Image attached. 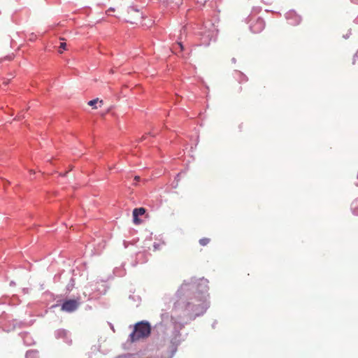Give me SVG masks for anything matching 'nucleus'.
I'll return each instance as SVG.
<instances>
[{
    "instance_id": "nucleus-13",
    "label": "nucleus",
    "mask_w": 358,
    "mask_h": 358,
    "mask_svg": "<svg viewBox=\"0 0 358 358\" xmlns=\"http://www.w3.org/2000/svg\"><path fill=\"white\" fill-rule=\"evenodd\" d=\"M232 62H233L234 63H235V62H236V59H235V58H233V59H232Z\"/></svg>"
},
{
    "instance_id": "nucleus-6",
    "label": "nucleus",
    "mask_w": 358,
    "mask_h": 358,
    "mask_svg": "<svg viewBox=\"0 0 358 358\" xmlns=\"http://www.w3.org/2000/svg\"><path fill=\"white\" fill-rule=\"evenodd\" d=\"M133 12L136 15V17H135V18H131V17L129 18L127 20V21L129 22L130 23H134L135 22L134 21V20H136V19L140 17V14H139L138 11L133 10Z\"/></svg>"
},
{
    "instance_id": "nucleus-7",
    "label": "nucleus",
    "mask_w": 358,
    "mask_h": 358,
    "mask_svg": "<svg viewBox=\"0 0 358 358\" xmlns=\"http://www.w3.org/2000/svg\"><path fill=\"white\" fill-rule=\"evenodd\" d=\"M353 206H354V208H353L354 214L356 215H358V200L355 201L353 203Z\"/></svg>"
},
{
    "instance_id": "nucleus-1",
    "label": "nucleus",
    "mask_w": 358,
    "mask_h": 358,
    "mask_svg": "<svg viewBox=\"0 0 358 358\" xmlns=\"http://www.w3.org/2000/svg\"><path fill=\"white\" fill-rule=\"evenodd\" d=\"M151 328L148 322H141L135 325L134 331L131 334L130 338L132 342L150 336Z\"/></svg>"
},
{
    "instance_id": "nucleus-12",
    "label": "nucleus",
    "mask_w": 358,
    "mask_h": 358,
    "mask_svg": "<svg viewBox=\"0 0 358 358\" xmlns=\"http://www.w3.org/2000/svg\"><path fill=\"white\" fill-rule=\"evenodd\" d=\"M110 10H111V11H113V10H114V9H113V8H110V9H108V10H107V12H109V11H110Z\"/></svg>"
},
{
    "instance_id": "nucleus-5",
    "label": "nucleus",
    "mask_w": 358,
    "mask_h": 358,
    "mask_svg": "<svg viewBox=\"0 0 358 358\" xmlns=\"http://www.w3.org/2000/svg\"><path fill=\"white\" fill-rule=\"evenodd\" d=\"M210 241V239L208 238H203L199 240V243L202 246L207 245Z\"/></svg>"
},
{
    "instance_id": "nucleus-8",
    "label": "nucleus",
    "mask_w": 358,
    "mask_h": 358,
    "mask_svg": "<svg viewBox=\"0 0 358 358\" xmlns=\"http://www.w3.org/2000/svg\"><path fill=\"white\" fill-rule=\"evenodd\" d=\"M133 222L135 224H139L141 223V220L138 218V216H133Z\"/></svg>"
},
{
    "instance_id": "nucleus-10",
    "label": "nucleus",
    "mask_w": 358,
    "mask_h": 358,
    "mask_svg": "<svg viewBox=\"0 0 358 358\" xmlns=\"http://www.w3.org/2000/svg\"><path fill=\"white\" fill-rule=\"evenodd\" d=\"M177 45L180 47V50L182 51L184 49V47L180 41L178 42Z\"/></svg>"
},
{
    "instance_id": "nucleus-3",
    "label": "nucleus",
    "mask_w": 358,
    "mask_h": 358,
    "mask_svg": "<svg viewBox=\"0 0 358 358\" xmlns=\"http://www.w3.org/2000/svg\"><path fill=\"white\" fill-rule=\"evenodd\" d=\"M145 213L144 208H134L133 210V216L143 215Z\"/></svg>"
},
{
    "instance_id": "nucleus-2",
    "label": "nucleus",
    "mask_w": 358,
    "mask_h": 358,
    "mask_svg": "<svg viewBox=\"0 0 358 358\" xmlns=\"http://www.w3.org/2000/svg\"><path fill=\"white\" fill-rule=\"evenodd\" d=\"M80 302L78 300L70 299L65 301L62 305V310L65 312L75 311L79 306Z\"/></svg>"
},
{
    "instance_id": "nucleus-11",
    "label": "nucleus",
    "mask_w": 358,
    "mask_h": 358,
    "mask_svg": "<svg viewBox=\"0 0 358 358\" xmlns=\"http://www.w3.org/2000/svg\"><path fill=\"white\" fill-rule=\"evenodd\" d=\"M134 180H135L136 182H138V181L140 180V177H139V176H135V178H134Z\"/></svg>"
},
{
    "instance_id": "nucleus-9",
    "label": "nucleus",
    "mask_w": 358,
    "mask_h": 358,
    "mask_svg": "<svg viewBox=\"0 0 358 358\" xmlns=\"http://www.w3.org/2000/svg\"><path fill=\"white\" fill-rule=\"evenodd\" d=\"M66 47V43L64 42H62L59 45V48H62L63 50H65Z\"/></svg>"
},
{
    "instance_id": "nucleus-4",
    "label": "nucleus",
    "mask_w": 358,
    "mask_h": 358,
    "mask_svg": "<svg viewBox=\"0 0 358 358\" xmlns=\"http://www.w3.org/2000/svg\"><path fill=\"white\" fill-rule=\"evenodd\" d=\"M97 103H100V106H101L103 103V101L102 100H99V99H93V100H91L88 102V105L90 106H93L94 108H96L97 107L95 106Z\"/></svg>"
}]
</instances>
